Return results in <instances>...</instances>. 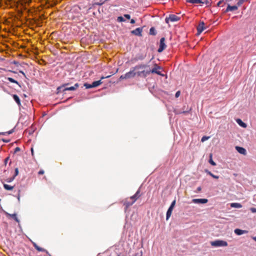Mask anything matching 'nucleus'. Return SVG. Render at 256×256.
Here are the masks:
<instances>
[{"label":"nucleus","mask_w":256,"mask_h":256,"mask_svg":"<svg viewBox=\"0 0 256 256\" xmlns=\"http://www.w3.org/2000/svg\"><path fill=\"white\" fill-rule=\"evenodd\" d=\"M134 70L137 76L146 78L150 73V68L146 64H138L134 67Z\"/></svg>","instance_id":"1"},{"label":"nucleus","mask_w":256,"mask_h":256,"mask_svg":"<svg viewBox=\"0 0 256 256\" xmlns=\"http://www.w3.org/2000/svg\"><path fill=\"white\" fill-rule=\"evenodd\" d=\"M140 190H138L134 195L131 196L129 199L125 200L124 204L125 206V209H127L130 206H132L140 196Z\"/></svg>","instance_id":"2"},{"label":"nucleus","mask_w":256,"mask_h":256,"mask_svg":"<svg viewBox=\"0 0 256 256\" xmlns=\"http://www.w3.org/2000/svg\"><path fill=\"white\" fill-rule=\"evenodd\" d=\"M212 246L214 247L226 246L228 242L222 240H216L210 242Z\"/></svg>","instance_id":"3"},{"label":"nucleus","mask_w":256,"mask_h":256,"mask_svg":"<svg viewBox=\"0 0 256 256\" xmlns=\"http://www.w3.org/2000/svg\"><path fill=\"white\" fill-rule=\"evenodd\" d=\"M68 85V84H66L65 85H64L62 86H60L58 88V90L59 91L62 90L63 92L66 91V90H76L78 87V84H76L74 86H70V87H66L64 88L66 86Z\"/></svg>","instance_id":"4"},{"label":"nucleus","mask_w":256,"mask_h":256,"mask_svg":"<svg viewBox=\"0 0 256 256\" xmlns=\"http://www.w3.org/2000/svg\"><path fill=\"white\" fill-rule=\"evenodd\" d=\"M180 20V18L175 14H170L168 17H166L165 19V21L166 23H168L169 22H174Z\"/></svg>","instance_id":"5"},{"label":"nucleus","mask_w":256,"mask_h":256,"mask_svg":"<svg viewBox=\"0 0 256 256\" xmlns=\"http://www.w3.org/2000/svg\"><path fill=\"white\" fill-rule=\"evenodd\" d=\"M136 76V73L134 68H132L130 69V72H126L125 74V78H126L127 79H129V78H134Z\"/></svg>","instance_id":"6"},{"label":"nucleus","mask_w":256,"mask_h":256,"mask_svg":"<svg viewBox=\"0 0 256 256\" xmlns=\"http://www.w3.org/2000/svg\"><path fill=\"white\" fill-rule=\"evenodd\" d=\"M161 68L158 64H155L154 65V67L150 70V73L156 74L158 75L162 76V74H161V72L159 70Z\"/></svg>","instance_id":"7"},{"label":"nucleus","mask_w":256,"mask_h":256,"mask_svg":"<svg viewBox=\"0 0 256 256\" xmlns=\"http://www.w3.org/2000/svg\"><path fill=\"white\" fill-rule=\"evenodd\" d=\"M165 38H162L160 40V48L158 49V52H162L165 49L166 45L164 44Z\"/></svg>","instance_id":"8"},{"label":"nucleus","mask_w":256,"mask_h":256,"mask_svg":"<svg viewBox=\"0 0 256 256\" xmlns=\"http://www.w3.org/2000/svg\"><path fill=\"white\" fill-rule=\"evenodd\" d=\"M208 202L206 198H196L192 200V202L197 204H206Z\"/></svg>","instance_id":"9"},{"label":"nucleus","mask_w":256,"mask_h":256,"mask_svg":"<svg viewBox=\"0 0 256 256\" xmlns=\"http://www.w3.org/2000/svg\"><path fill=\"white\" fill-rule=\"evenodd\" d=\"M186 2L192 4H206L208 0H186Z\"/></svg>","instance_id":"10"},{"label":"nucleus","mask_w":256,"mask_h":256,"mask_svg":"<svg viewBox=\"0 0 256 256\" xmlns=\"http://www.w3.org/2000/svg\"><path fill=\"white\" fill-rule=\"evenodd\" d=\"M204 28V23L203 22H200L197 26L198 34H200Z\"/></svg>","instance_id":"11"},{"label":"nucleus","mask_w":256,"mask_h":256,"mask_svg":"<svg viewBox=\"0 0 256 256\" xmlns=\"http://www.w3.org/2000/svg\"><path fill=\"white\" fill-rule=\"evenodd\" d=\"M238 6H238L237 4L236 6H232L230 4H228V6L226 8V12H228L230 11L232 12V11L236 10H238Z\"/></svg>","instance_id":"12"},{"label":"nucleus","mask_w":256,"mask_h":256,"mask_svg":"<svg viewBox=\"0 0 256 256\" xmlns=\"http://www.w3.org/2000/svg\"><path fill=\"white\" fill-rule=\"evenodd\" d=\"M142 28H136V30H133L131 32L136 35L140 36H142Z\"/></svg>","instance_id":"13"},{"label":"nucleus","mask_w":256,"mask_h":256,"mask_svg":"<svg viewBox=\"0 0 256 256\" xmlns=\"http://www.w3.org/2000/svg\"><path fill=\"white\" fill-rule=\"evenodd\" d=\"M236 149L240 154H242L244 155H246V150L244 148L236 146Z\"/></svg>","instance_id":"14"},{"label":"nucleus","mask_w":256,"mask_h":256,"mask_svg":"<svg viewBox=\"0 0 256 256\" xmlns=\"http://www.w3.org/2000/svg\"><path fill=\"white\" fill-rule=\"evenodd\" d=\"M248 231L245 230H242L240 229L236 228L234 230V233L237 235H241L244 234H246Z\"/></svg>","instance_id":"15"},{"label":"nucleus","mask_w":256,"mask_h":256,"mask_svg":"<svg viewBox=\"0 0 256 256\" xmlns=\"http://www.w3.org/2000/svg\"><path fill=\"white\" fill-rule=\"evenodd\" d=\"M173 208H172L170 207L166 212V220H168L169 219V218H170L171 214H172V212L173 210Z\"/></svg>","instance_id":"16"},{"label":"nucleus","mask_w":256,"mask_h":256,"mask_svg":"<svg viewBox=\"0 0 256 256\" xmlns=\"http://www.w3.org/2000/svg\"><path fill=\"white\" fill-rule=\"evenodd\" d=\"M230 206L235 208H240L242 207V206L240 203L234 202L230 204Z\"/></svg>","instance_id":"17"},{"label":"nucleus","mask_w":256,"mask_h":256,"mask_svg":"<svg viewBox=\"0 0 256 256\" xmlns=\"http://www.w3.org/2000/svg\"><path fill=\"white\" fill-rule=\"evenodd\" d=\"M102 82L101 80H98V81H94V82L92 84V86L93 88L97 87L98 86H100V84H102Z\"/></svg>","instance_id":"18"},{"label":"nucleus","mask_w":256,"mask_h":256,"mask_svg":"<svg viewBox=\"0 0 256 256\" xmlns=\"http://www.w3.org/2000/svg\"><path fill=\"white\" fill-rule=\"evenodd\" d=\"M236 122L238 124L243 128H246V124L244 122L240 119H238L236 120Z\"/></svg>","instance_id":"19"},{"label":"nucleus","mask_w":256,"mask_h":256,"mask_svg":"<svg viewBox=\"0 0 256 256\" xmlns=\"http://www.w3.org/2000/svg\"><path fill=\"white\" fill-rule=\"evenodd\" d=\"M13 98L14 99V100L16 101V102L18 104V105H20V99L19 98V97L16 95V94H14L13 95Z\"/></svg>","instance_id":"20"},{"label":"nucleus","mask_w":256,"mask_h":256,"mask_svg":"<svg viewBox=\"0 0 256 256\" xmlns=\"http://www.w3.org/2000/svg\"><path fill=\"white\" fill-rule=\"evenodd\" d=\"M4 187L6 190H12L14 188L13 186H11L10 185L5 184H4Z\"/></svg>","instance_id":"21"},{"label":"nucleus","mask_w":256,"mask_h":256,"mask_svg":"<svg viewBox=\"0 0 256 256\" xmlns=\"http://www.w3.org/2000/svg\"><path fill=\"white\" fill-rule=\"evenodd\" d=\"M34 246L35 248L38 250V252H44L45 250L43 248H42L40 247H39L38 246H37L36 244H34Z\"/></svg>","instance_id":"22"},{"label":"nucleus","mask_w":256,"mask_h":256,"mask_svg":"<svg viewBox=\"0 0 256 256\" xmlns=\"http://www.w3.org/2000/svg\"><path fill=\"white\" fill-rule=\"evenodd\" d=\"M10 216L12 218H13L16 222H19L20 221L18 219V218L16 216V214H9Z\"/></svg>","instance_id":"23"},{"label":"nucleus","mask_w":256,"mask_h":256,"mask_svg":"<svg viewBox=\"0 0 256 256\" xmlns=\"http://www.w3.org/2000/svg\"><path fill=\"white\" fill-rule=\"evenodd\" d=\"M150 34L152 35H156V32L154 28H151L150 30Z\"/></svg>","instance_id":"24"},{"label":"nucleus","mask_w":256,"mask_h":256,"mask_svg":"<svg viewBox=\"0 0 256 256\" xmlns=\"http://www.w3.org/2000/svg\"><path fill=\"white\" fill-rule=\"evenodd\" d=\"M7 79L8 80H9L10 82H11L12 83H14L17 84H18V82L16 80H14V79H13L12 78H8Z\"/></svg>","instance_id":"25"},{"label":"nucleus","mask_w":256,"mask_h":256,"mask_svg":"<svg viewBox=\"0 0 256 256\" xmlns=\"http://www.w3.org/2000/svg\"><path fill=\"white\" fill-rule=\"evenodd\" d=\"M117 21L118 22H124L125 20L124 19V18L122 16H120L118 17Z\"/></svg>","instance_id":"26"},{"label":"nucleus","mask_w":256,"mask_h":256,"mask_svg":"<svg viewBox=\"0 0 256 256\" xmlns=\"http://www.w3.org/2000/svg\"><path fill=\"white\" fill-rule=\"evenodd\" d=\"M14 179V176L11 177V178H8L6 180V181L7 182H10L12 181H13Z\"/></svg>","instance_id":"27"},{"label":"nucleus","mask_w":256,"mask_h":256,"mask_svg":"<svg viewBox=\"0 0 256 256\" xmlns=\"http://www.w3.org/2000/svg\"><path fill=\"white\" fill-rule=\"evenodd\" d=\"M210 159H209V163H210L212 166H216V164L212 160V155L211 154L210 156Z\"/></svg>","instance_id":"28"},{"label":"nucleus","mask_w":256,"mask_h":256,"mask_svg":"<svg viewBox=\"0 0 256 256\" xmlns=\"http://www.w3.org/2000/svg\"><path fill=\"white\" fill-rule=\"evenodd\" d=\"M84 86L86 87V88H93L92 86V84H88L87 83H85L84 84Z\"/></svg>","instance_id":"29"},{"label":"nucleus","mask_w":256,"mask_h":256,"mask_svg":"<svg viewBox=\"0 0 256 256\" xmlns=\"http://www.w3.org/2000/svg\"><path fill=\"white\" fill-rule=\"evenodd\" d=\"M209 176H210L212 177L218 179V178L219 176H218L214 175L213 174H212L211 172H209Z\"/></svg>","instance_id":"30"},{"label":"nucleus","mask_w":256,"mask_h":256,"mask_svg":"<svg viewBox=\"0 0 256 256\" xmlns=\"http://www.w3.org/2000/svg\"><path fill=\"white\" fill-rule=\"evenodd\" d=\"M244 2V0H238L237 2L238 6H240L243 4Z\"/></svg>","instance_id":"31"},{"label":"nucleus","mask_w":256,"mask_h":256,"mask_svg":"<svg viewBox=\"0 0 256 256\" xmlns=\"http://www.w3.org/2000/svg\"><path fill=\"white\" fill-rule=\"evenodd\" d=\"M175 204H176V200H174L171 204L170 206V207L172 208H174V206H175Z\"/></svg>","instance_id":"32"},{"label":"nucleus","mask_w":256,"mask_h":256,"mask_svg":"<svg viewBox=\"0 0 256 256\" xmlns=\"http://www.w3.org/2000/svg\"><path fill=\"white\" fill-rule=\"evenodd\" d=\"M208 140V136H204L202 138V140H201V141L202 142H204L206 140Z\"/></svg>","instance_id":"33"},{"label":"nucleus","mask_w":256,"mask_h":256,"mask_svg":"<svg viewBox=\"0 0 256 256\" xmlns=\"http://www.w3.org/2000/svg\"><path fill=\"white\" fill-rule=\"evenodd\" d=\"M124 17L126 18L129 20L130 19V14H125L124 15Z\"/></svg>","instance_id":"34"},{"label":"nucleus","mask_w":256,"mask_h":256,"mask_svg":"<svg viewBox=\"0 0 256 256\" xmlns=\"http://www.w3.org/2000/svg\"><path fill=\"white\" fill-rule=\"evenodd\" d=\"M180 91H178L176 94V95H175V96L176 98H178L180 96Z\"/></svg>","instance_id":"35"},{"label":"nucleus","mask_w":256,"mask_h":256,"mask_svg":"<svg viewBox=\"0 0 256 256\" xmlns=\"http://www.w3.org/2000/svg\"><path fill=\"white\" fill-rule=\"evenodd\" d=\"M250 211L253 212V213H254V212H256V208H250Z\"/></svg>","instance_id":"36"},{"label":"nucleus","mask_w":256,"mask_h":256,"mask_svg":"<svg viewBox=\"0 0 256 256\" xmlns=\"http://www.w3.org/2000/svg\"><path fill=\"white\" fill-rule=\"evenodd\" d=\"M18 174V168H16L15 169V174H14V177L16 176Z\"/></svg>","instance_id":"37"},{"label":"nucleus","mask_w":256,"mask_h":256,"mask_svg":"<svg viewBox=\"0 0 256 256\" xmlns=\"http://www.w3.org/2000/svg\"><path fill=\"white\" fill-rule=\"evenodd\" d=\"M120 79H122V80H123V79H127L126 78H125V74H124V75H122L120 76Z\"/></svg>","instance_id":"38"},{"label":"nucleus","mask_w":256,"mask_h":256,"mask_svg":"<svg viewBox=\"0 0 256 256\" xmlns=\"http://www.w3.org/2000/svg\"><path fill=\"white\" fill-rule=\"evenodd\" d=\"M8 160H9V158L8 157L6 158H5V160H4V164H6V163L8 162Z\"/></svg>","instance_id":"39"},{"label":"nucleus","mask_w":256,"mask_h":256,"mask_svg":"<svg viewBox=\"0 0 256 256\" xmlns=\"http://www.w3.org/2000/svg\"><path fill=\"white\" fill-rule=\"evenodd\" d=\"M135 22H135L134 20V19H132V20H130V22L132 24H134L135 23Z\"/></svg>","instance_id":"40"},{"label":"nucleus","mask_w":256,"mask_h":256,"mask_svg":"<svg viewBox=\"0 0 256 256\" xmlns=\"http://www.w3.org/2000/svg\"><path fill=\"white\" fill-rule=\"evenodd\" d=\"M44 172L43 170H40L39 172H38V174H44Z\"/></svg>","instance_id":"41"},{"label":"nucleus","mask_w":256,"mask_h":256,"mask_svg":"<svg viewBox=\"0 0 256 256\" xmlns=\"http://www.w3.org/2000/svg\"><path fill=\"white\" fill-rule=\"evenodd\" d=\"M20 150V148H19L17 147L16 148L15 152L19 151Z\"/></svg>","instance_id":"42"},{"label":"nucleus","mask_w":256,"mask_h":256,"mask_svg":"<svg viewBox=\"0 0 256 256\" xmlns=\"http://www.w3.org/2000/svg\"><path fill=\"white\" fill-rule=\"evenodd\" d=\"M20 72L24 76H26L25 74L22 71H20Z\"/></svg>","instance_id":"43"},{"label":"nucleus","mask_w":256,"mask_h":256,"mask_svg":"<svg viewBox=\"0 0 256 256\" xmlns=\"http://www.w3.org/2000/svg\"><path fill=\"white\" fill-rule=\"evenodd\" d=\"M222 2H223V1H222V0L220 1V2L218 3V6H219L220 4Z\"/></svg>","instance_id":"44"},{"label":"nucleus","mask_w":256,"mask_h":256,"mask_svg":"<svg viewBox=\"0 0 256 256\" xmlns=\"http://www.w3.org/2000/svg\"><path fill=\"white\" fill-rule=\"evenodd\" d=\"M252 238L256 242V236L253 237Z\"/></svg>","instance_id":"45"},{"label":"nucleus","mask_w":256,"mask_h":256,"mask_svg":"<svg viewBox=\"0 0 256 256\" xmlns=\"http://www.w3.org/2000/svg\"><path fill=\"white\" fill-rule=\"evenodd\" d=\"M32 154L33 153V150H32Z\"/></svg>","instance_id":"46"}]
</instances>
